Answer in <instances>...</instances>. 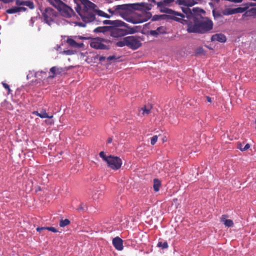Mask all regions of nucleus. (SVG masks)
Here are the masks:
<instances>
[{
	"instance_id": "obj_1",
	"label": "nucleus",
	"mask_w": 256,
	"mask_h": 256,
	"mask_svg": "<svg viewBox=\"0 0 256 256\" xmlns=\"http://www.w3.org/2000/svg\"><path fill=\"white\" fill-rule=\"evenodd\" d=\"M182 10L186 15L171 10H170V14H172L174 20L182 24L184 22L187 24V31L188 32L204 34L212 29V22L198 14L197 8H193L192 11L186 7L182 8Z\"/></svg>"
},
{
	"instance_id": "obj_2",
	"label": "nucleus",
	"mask_w": 256,
	"mask_h": 256,
	"mask_svg": "<svg viewBox=\"0 0 256 256\" xmlns=\"http://www.w3.org/2000/svg\"><path fill=\"white\" fill-rule=\"evenodd\" d=\"M152 6L150 4L144 2L124 4L117 5L114 7L116 13L120 14L123 18H126L128 16V12L130 9L140 10H149L152 8Z\"/></svg>"
},
{
	"instance_id": "obj_3",
	"label": "nucleus",
	"mask_w": 256,
	"mask_h": 256,
	"mask_svg": "<svg viewBox=\"0 0 256 256\" xmlns=\"http://www.w3.org/2000/svg\"><path fill=\"white\" fill-rule=\"evenodd\" d=\"M76 4L75 10L79 15H82L84 18L88 20L86 16L88 13H91L93 11L94 6L96 4L89 0H74Z\"/></svg>"
},
{
	"instance_id": "obj_4",
	"label": "nucleus",
	"mask_w": 256,
	"mask_h": 256,
	"mask_svg": "<svg viewBox=\"0 0 256 256\" xmlns=\"http://www.w3.org/2000/svg\"><path fill=\"white\" fill-rule=\"evenodd\" d=\"M112 41L101 38H94L90 42V46L96 50H110Z\"/></svg>"
},
{
	"instance_id": "obj_5",
	"label": "nucleus",
	"mask_w": 256,
	"mask_h": 256,
	"mask_svg": "<svg viewBox=\"0 0 256 256\" xmlns=\"http://www.w3.org/2000/svg\"><path fill=\"white\" fill-rule=\"evenodd\" d=\"M96 8L97 6L96 5V6H94L93 11L91 12V13H88V15L86 16V18H88V20H87L86 19L84 18L82 15H79L84 22H80L78 23V24L80 26L85 27L86 26V23L92 22L96 19V14H98L99 16H103L104 18H108L110 17L109 15L104 12L100 10H96Z\"/></svg>"
},
{
	"instance_id": "obj_6",
	"label": "nucleus",
	"mask_w": 256,
	"mask_h": 256,
	"mask_svg": "<svg viewBox=\"0 0 256 256\" xmlns=\"http://www.w3.org/2000/svg\"><path fill=\"white\" fill-rule=\"evenodd\" d=\"M44 22L49 26L54 22L58 13L52 8H46L42 12Z\"/></svg>"
},
{
	"instance_id": "obj_7",
	"label": "nucleus",
	"mask_w": 256,
	"mask_h": 256,
	"mask_svg": "<svg viewBox=\"0 0 256 256\" xmlns=\"http://www.w3.org/2000/svg\"><path fill=\"white\" fill-rule=\"evenodd\" d=\"M108 167L114 170H118L122 166V160L118 156H114L111 155L109 156V158L106 162Z\"/></svg>"
},
{
	"instance_id": "obj_8",
	"label": "nucleus",
	"mask_w": 256,
	"mask_h": 256,
	"mask_svg": "<svg viewBox=\"0 0 256 256\" xmlns=\"http://www.w3.org/2000/svg\"><path fill=\"white\" fill-rule=\"evenodd\" d=\"M248 8V6H245L244 7H238L234 8V14L242 13L244 12L245 13L242 16L243 18L246 16H256V8H253L247 10Z\"/></svg>"
},
{
	"instance_id": "obj_9",
	"label": "nucleus",
	"mask_w": 256,
	"mask_h": 256,
	"mask_svg": "<svg viewBox=\"0 0 256 256\" xmlns=\"http://www.w3.org/2000/svg\"><path fill=\"white\" fill-rule=\"evenodd\" d=\"M126 42L127 43V46L132 49L136 50L140 48L142 43L139 39L134 36H126Z\"/></svg>"
},
{
	"instance_id": "obj_10",
	"label": "nucleus",
	"mask_w": 256,
	"mask_h": 256,
	"mask_svg": "<svg viewBox=\"0 0 256 256\" xmlns=\"http://www.w3.org/2000/svg\"><path fill=\"white\" fill-rule=\"evenodd\" d=\"M66 72V70L65 68L58 67V66H52L50 68V74H50L48 76L49 78H53L56 76L58 75H62L64 74Z\"/></svg>"
},
{
	"instance_id": "obj_11",
	"label": "nucleus",
	"mask_w": 256,
	"mask_h": 256,
	"mask_svg": "<svg viewBox=\"0 0 256 256\" xmlns=\"http://www.w3.org/2000/svg\"><path fill=\"white\" fill-rule=\"evenodd\" d=\"M58 10L61 12L62 15L66 18H70L74 14L72 9L64 3L62 5Z\"/></svg>"
},
{
	"instance_id": "obj_12",
	"label": "nucleus",
	"mask_w": 256,
	"mask_h": 256,
	"mask_svg": "<svg viewBox=\"0 0 256 256\" xmlns=\"http://www.w3.org/2000/svg\"><path fill=\"white\" fill-rule=\"evenodd\" d=\"M112 242L116 250L120 251L123 250V240L120 238L116 236L114 238Z\"/></svg>"
},
{
	"instance_id": "obj_13",
	"label": "nucleus",
	"mask_w": 256,
	"mask_h": 256,
	"mask_svg": "<svg viewBox=\"0 0 256 256\" xmlns=\"http://www.w3.org/2000/svg\"><path fill=\"white\" fill-rule=\"evenodd\" d=\"M211 40L218 41L220 42H224L226 40V36L222 34H216L212 36Z\"/></svg>"
},
{
	"instance_id": "obj_14",
	"label": "nucleus",
	"mask_w": 256,
	"mask_h": 256,
	"mask_svg": "<svg viewBox=\"0 0 256 256\" xmlns=\"http://www.w3.org/2000/svg\"><path fill=\"white\" fill-rule=\"evenodd\" d=\"M228 216L226 214H223L220 218V222H222L226 226L231 227L233 226L234 222L232 220L226 219Z\"/></svg>"
},
{
	"instance_id": "obj_15",
	"label": "nucleus",
	"mask_w": 256,
	"mask_h": 256,
	"mask_svg": "<svg viewBox=\"0 0 256 256\" xmlns=\"http://www.w3.org/2000/svg\"><path fill=\"white\" fill-rule=\"evenodd\" d=\"M180 5H184L187 6H192L196 4L194 0H176Z\"/></svg>"
},
{
	"instance_id": "obj_16",
	"label": "nucleus",
	"mask_w": 256,
	"mask_h": 256,
	"mask_svg": "<svg viewBox=\"0 0 256 256\" xmlns=\"http://www.w3.org/2000/svg\"><path fill=\"white\" fill-rule=\"evenodd\" d=\"M66 42L72 47L73 48H81L83 46L82 43H78L74 40L71 38H68Z\"/></svg>"
},
{
	"instance_id": "obj_17",
	"label": "nucleus",
	"mask_w": 256,
	"mask_h": 256,
	"mask_svg": "<svg viewBox=\"0 0 256 256\" xmlns=\"http://www.w3.org/2000/svg\"><path fill=\"white\" fill-rule=\"evenodd\" d=\"M174 1V0H161L157 2V5L158 7L162 8L168 6Z\"/></svg>"
},
{
	"instance_id": "obj_18",
	"label": "nucleus",
	"mask_w": 256,
	"mask_h": 256,
	"mask_svg": "<svg viewBox=\"0 0 256 256\" xmlns=\"http://www.w3.org/2000/svg\"><path fill=\"white\" fill-rule=\"evenodd\" d=\"M161 186V182L157 178H154V185L153 188L154 189V190L155 192H158L160 190V188Z\"/></svg>"
},
{
	"instance_id": "obj_19",
	"label": "nucleus",
	"mask_w": 256,
	"mask_h": 256,
	"mask_svg": "<svg viewBox=\"0 0 256 256\" xmlns=\"http://www.w3.org/2000/svg\"><path fill=\"white\" fill-rule=\"evenodd\" d=\"M50 2L53 6L58 9L64 3L60 0H52Z\"/></svg>"
},
{
	"instance_id": "obj_20",
	"label": "nucleus",
	"mask_w": 256,
	"mask_h": 256,
	"mask_svg": "<svg viewBox=\"0 0 256 256\" xmlns=\"http://www.w3.org/2000/svg\"><path fill=\"white\" fill-rule=\"evenodd\" d=\"M250 148V145L248 144H246L244 146L240 142L237 144V148L240 149L241 151H245L248 150Z\"/></svg>"
},
{
	"instance_id": "obj_21",
	"label": "nucleus",
	"mask_w": 256,
	"mask_h": 256,
	"mask_svg": "<svg viewBox=\"0 0 256 256\" xmlns=\"http://www.w3.org/2000/svg\"><path fill=\"white\" fill-rule=\"evenodd\" d=\"M109 30L108 26H99L94 29V32H104Z\"/></svg>"
},
{
	"instance_id": "obj_22",
	"label": "nucleus",
	"mask_w": 256,
	"mask_h": 256,
	"mask_svg": "<svg viewBox=\"0 0 256 256\" xmlns=\"http://www.w3.org/2000/svg\"><path fill=\"white\" fill-rule=\"evenodd\" d=\"M222 13L224 16H228L234 14V8H226L224 10L222 11Z\"/></svg>"
},
{
	"instance_id": "obj_23",
	"label": "nucleus",
	"mask_w": 256,
	"mask_h": 256,
	"mask_svg": "<svg viewBox=\"0 0 256 256\" xmlns=\"http://www.w3.org/2000/svg\"><path fill=\"white\" fill-rule=\"evenodd\" d=\"M126 38H124L122 40L116 42V45L118 47H123L125 46H127V43L126 42Z\"/></svg>"
},
{
	"instance_id": "obj_24",
	"label": "nucleus",
	"mask_w": 256,
	"mask_h": 256,
	"mask_svg": "<svg viewBox=\"0 0 256 256\" xmlns=\"http://www.w3.org/2000/svg\"><path fill=\"white\" fill-rule=\"evenodd\" d=\"M151 106H144L141 108V110L142 111V114L143 115L148 114L150 113L151 110Z\"/></svg>"
},
{
	"instance_id": "obj_25",
	"label": "nucleus",
	"mask_w": 256,
	"mask_h": 256,
	"mask_svg": "<svg viewBox=\"0 0 256 256\" xmlns=\"http://www.w3.org/2000/svg\"><path fill=\"white\" fill-rule=\"evenodd\" d=\"M40 118H52L53 116H49L48 114H47L46 110H42L40 112Z\"/></svg>"
},
{
	"instance_id": "obj_26",
	"label": "nucleus",
	"mask_w": 256,
	"mask_h": 256,
	"mask_svg": "<svg viewBox=\"0 0 256 256\" xmlns=\"http://www.w3.org/2000/svg\"><path fill=\"white\" fill-rule=\"evenodd\" d=\"M157 246L159 248H162V249H166L168 247V245L166 242H158L157 244Z\"/></svg>"
},
{
	"instance_id": "obj_27",
	"label": "nucleus",
	"mask_w": 256,
	"mask_h": 256,
	"mask_svg": "<svg viewBox=\"0 0 256 256\" xmlns=\"http://www.w3.org/2000/svg\"><path fill=\"white\" fill-rule=\"evenodd\" d=\"M70 224V221L68 219L61 220L60 222V226L64 227Z\"/></svg>"
},
{
	"instance_id": "obj_28",
	"label": "nucleus",
	"mask_w": 256,
	"mask_h": 256,
	"mask_svg": "<svg viewBox=\"0 0 256 256\" xmlns=\"http://www.w3.org/2000/svg\"><path fill=\"white\" fill-rule=\"evenodd\" d=\"M24 6L28 7L30 9H33L34 8V2L30 0L24 1Z\"/></svg>"
},
{
	"instance_id": "obj_29",
	"label": "nucleus",
	"mask_w": 256,
	"mask_h": 256,
	"mask_svg": "<svg viewBox=\"0 0 256 256\" xmlns=\"http://www.w3.org/2000/svg\"><path fill=\"white\" fill-rule=\"evenodd\" d=\"M18 7H13L11 8H9L6 10V12L10 14H12L16 12H18Z\"/></svg>"
},
{
	"instance_id": "obj_30",
	"label": "nucleus",
	"mask_w": 256,
	"mask_h": 256,
	"mask_svg": "<svg viewBox=\"0 0 256 256\" xmlns=\"http://www.w3.org/2000/svg\"><path fill=\"white\" fill-rule=\"evenodd\" d=\"M158 34H164L166 33V28L165 27L161 26L158 28L156 30Z\"/></svg>"
},
{
	"instance_id": "obj_31",
	"label": "nucleus",
	"mask_w": 256,
	"mask_h": 256,
	"mask_svg": "<svg viewBox=\"0 0 256 256\" xmlns=\"http://www.w3.org/2000/svg\"><path fill=\"white\" fill-rule=\"evenodd\" d=\"M100 156L102 158V160L106 162L108 161L109 158V156H106L104 152H100L99 154Z\"/></svg>"
},
{
	"instance_id": "obj_32",
	"label": "nucleus",
	"mask_w": 256,
	"mask_h": 256,
	"mask_svg": "<svg viewBox=\"0 0 256 256\" xmlns=\"http://www.w3.org/2000/svg\"><path fill=\"white\" fill-rule=\"evenodd\" d=\"M2 84L3 86L8 90V94H10L11 90L10 89L9 85L4 82H2Z\"/></svg>"
},
{
	"instance_id": "obj_33",
	"label": "nucleus",
	"mask_w": 256,
	"mask_h": 256,
	"mask_svg": "<svg viewBox=\"0 0 256 256\" xmlns=\"http://www.w3.org/2000/svg\"><path fill=\"white\" fill-rule=\"evenodd\" d=\"M212 14H213V16H214V18H217L222 16V15H221V14L220 13V12H219L218 11H216L214 10H212Z\"/></svg>"
},
{
	"instance_id": "obj_34",
	"label": "nucleus",
	"mask_w": 256,
	"mask_h": 256,
	"mask_svg": "<svg viewBox=\"0 0 256 256\" xmlns=\"http://www.w3.org/2000/svg\"><path fill=\"white\" fill-rule=\"evenodd\" d=\"M158 136H153L150 140V144L152 145H154L158 140Z\"/></svg>"
},
{
	"instance_id": "obj_35",
	"label": "nucleus",
	"mask_w": 256,
	"mask_h": 256,
	"mask_svg": "<svg viewBox=\"0 0 256 256\" xmlns=\"http://www.w3.org/2000/svg\"><path fill=\"white\" fill-rule=\"evenodd\" d=\"M46 230H48L50 231H51L53 232H58V230L54 227H46Z\"/></svg>"
},
{
	"instance_id": "obj_36",
	"label": "nucleus",
	"mask_w": 256,
	"mask_h": 256,
	"mask_svg": "<svg viewBox=\"0 0 256 256\" xmlns=\"http://www.w3.org/2000/svg\"><path fill=\"white\" fill-rule=\"evenodd\" d=\"M103 23H104V24H114V22L110 20H104L103 22Z\"/></svg>"
},
{
	"instance_id": "obj_37",
	"label": "nucleus",
	"mask_w": 256,
	"mask_h": 256,
	"mask_svg": "<svg viewBox=\"0 0 256 256\" xmlns=\"http://www.w3.org/2000/svg\"><path fill=\"white\" fill-rule=\"evenodd\" d=\"M24 1L21 0H16V4L17 6H24Z\"/></svg>"
},
{
	"instance_id": "obj_38",
	"label": "nucleus",
	"mask_w": 256,
	"mask_h": 256,
	"mask_svg": "<svg viewBox=\"0 0 256 256\" xmlns=\"http://www.w3.org/2000/svg\"><path fill=\"white\" fill-rule=\"evenodd\" d=\"M150 34L153 36H157L158 35V33L157 32V31L156 30H151L150 32Z\"/></svg>"
},
{
	"instance_id": "obj_39",
	"label": "nucleus",
	"mask_w": 256,
	"mask_h": 256,
	"mask_svg": "<svg viewBox=\"0 0 256 256\" xmlns=\"http://www.w3.org/2000/svg\"><path fill=\"white\" fill-rule=\"evenodd\" d=\"M46 230V227H38L36 229V231L41 232L44 230Z\"/></svg>"
},
{
	"instance_id": "obj_40",
	"label": "nucleus",
	"mask_w": 256,
	"mask_h": 256,
	"mask_svg": "<svg viewBox=\"0 0 256 256\" xmlns=\"http://www.w3.org/2000/svg\"><path fill=\"white\" fill-rule=\"evenodd\" d=\"M116 57L114 56H111L108 57V58H107V60L110 61L114 60H116Z\"/></svg>"
},
{
	"instance_id": "obj_41",
	"label": "nucleus",
	"mask_w": 256,
	"mask_h": 256,
	"mask_svg": "<svg viewBox=\"0 0 256 256\" xmlns=\"http://www.w3.org/2000/svg\"><path fill=\"white\" fill-rule=\"evenodd\" d=\"M204 52V49L202 48H199L196 50L197 54H202Z\"/></svg>"
},
{
	"instance_id": "obj_42",
	"label": "nucleus",
	"mask_w": 256,
	"mask_h": 256,
	"mask_svg": "<svg viewBox=\"0 0 256 256\" xmlns=\"http://www.w3.org/2000/svg\"><path fill=\"white\" fill-rule=\"evenodd\" d=\"M18 8L19 9L18 10L19 12H22V11L26 12L27 10L26 8L24 7H18Z\"/></svg>"
},
{
	"instance_id": "obj_43",
	"label": "nucleus",
	"mask_w": 256,
	"mask_h": 256,
	"mask_svg": "<svg viewBox=\"0 0 256 256\" xmlns=\"http://www.w3.org/2000/svg\"><path fill=\"white\" fill-rule=\"evenodd\" d=\"M40 73H41V74H46V72H42V71H41V72H36L35 73V77H38V76L39 75V74Z\"/></svg>"
},
{
	"instance_id": "obj_44",
	"label": "nucleus",
	"mask_w": 256,
	"mask_h": 256,
	"mask_svg": "<svg viewBox=\"0 0 256 256\" xmlns=\"http://www.w3.org/2000/svg\"><path fill=\"white\" fill-rule=\"evenodd\" d=\"M106 58L105 56H99V58H98V60L100 61V62H102V61H104L106 60Z\"/></svg>"
},
{
	"instance_id": "obj_45",
	"label": "nucleus",
	"mask_w": 256,
	"mask_h": 256,
	"mask_svg": "<svg viewBox=\"0 0 256 256\" xmlns=\"http://www.w3.org/2000/svg\"><path fill=\"white\" fill-rule=\"evenodd\" d=\"M32 114H34V115H36L39 117H40V112H38V111H34L32 112Z\"/></svg>"
},
{
	"instance_id": "obj_46",
	"label": "nucleus",
	"mask_w": 256,
	"mask_h": 256,
	"mask_svg": "<svg viewBox=\"0 0 256 256\" xmlns=\"http://www.w3.org/2000/svg\"><path fill=\"white\" fill-rule=\"evenodd\" d=\"M206 100L208 102L211 103L212 102V98L209 96H206Z\"/></svg>"
},
{
	"instance_id": "obj_47",
	"label": "nucleus",
	"mask_w": 256,
	"mask_h": 256,
	"mask_svg": "<svg viewBox=\"0 0 256 256\" xmlns=\"http://www.w3.org/2000/svg\"><path fill=\"white\" fill-rule=\"evenodd\" d=\"M246 6H248V7H249L250 6H255L256 4H255V3L250 2L248 4H246Z\"/></svg>"
},
{
	"instance_id": "obj_48",
	"label": "nucleus",
	"mask_w": 256,
	"mask_h": 256,
	"mask_svg": "<svg viewBox=\"0 0 256 256\" xmlns=\"http://www.w3.org/2000/svg\"><path fill=\"white\" fill-rule=\"evenodd\" d=\"M0 1H2L4 3L7 4L12 2V0H0Z\"/></svg>"
},
{
	"instance_id": "obj_49",
	"label": "nucleus",
	"mask_w": 256,
	"mask_h": 256,
	"mask_svg": "<svg viewBox=\"0 0 256 256\" xmlns=\"http://www.w3.org/2000/svg\"><path fill=\"white\" fill-rule=\"evenodd\" d=\"M64 52L66 54H71V52H70V50H64Z\"/></svg>"
},
{
	"instance_id": "obj_50",
	"label": "nucleus",
	"mask_w": 256,
	"mask_h": 256,
	"mask_svg": "<svg viewBox=\"0 0 256 256\" xmlns=\"http://www.w3.org/2000/svg\"><path fill=\"white\" fill-rule=\"evenodd\" d=\"M108 12H110V13H111V14H114V12H116L114 11V10H112L111 9H109V10H108Z\"/></svg>"
},
{
	"instance_id": "obj_51",
	"label": "nucleus",
	"mask_w": 256,
	"mask_h": 256,
	"mask_svg": "<svg viewBox=\"0 0 256 256\" xmlns=\"http://www.w3.org/2000/svg\"><path fill=\"white\" fill-rule=\"evenodd\" d=\"M78 210H84V208L82 206V204L78 208Z\"/></svg>"
},
{
	"instance_id": "obj_52",
	"label": "nucleus",
	"mask_w": 256,
	"mask_h": 256,
	"mask_svg": "<svg viewBox=\"0 0 256 256\" xmlns=\"http://www.w3.org/2000/svg\"><path fill=\"white\" fill-rule=\"evenodd\" d=\"M112 138H108V143H110V142H112Z\"/></svg>"
},
{
	"instance_id": "obj_53",
	"label": "nucleus",
	"mask_w": 256,
	"mask_h": 256,
	"mask_svg": "<svg viewBox=\"0 0 256 256\" xmlns=\"http://www.w3.org/2000/svg\"><path fill=\"white\" fill-rule=\"evenodd\" d=\"M255 4H256V3H255Z\"/></svg>"
}]
</instances>
